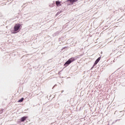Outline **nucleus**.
Segmentation results:
<instances>
[{"mask_svg":"<svg viewBox=\"0 0 125 125\" xmlns=\"http://www.w3.org/2000/svg\"><path fill=\"white\" fill-rule=\"evenodd\" d=\"M74 61H75V58H71L70 59H69L68 60V61H67L64 64V66H65V67H67V66H68V65H69V64H71V62H74Z\"/></svg>","mask_w":125,"mask_h":125,"instance_id":"f257e3e1","label":"nucleus"},{"mask_svg":"<svg viewBox=\"0 0 125 125\" xmlns=\"http://www.w3.org/2000/svg\"><path fill=\"white\" fill-rule=\"evenodd\" d=\"M20 28V24H16L14 26V31L12 32L13 34H16L17 31Z\"/></svg>","mask_w":125,"mask_h":125,"instance_id":"f03ea898","label":"nucleus"},{"mask_svg":"<svg viewBox=\"0 0 125 125\" xmlns=\"http://www.w3.org/2000/svg\"><path fill=\"white\" fill-rule=\"evenodd\" d=\"M67 1H70L71 4H73L74 2H76V1H78V0H67Z\"/></svg>","mask_w":125,"mask_h":125,"instance_id":"7ed1b4c3","label":"nucleus"},{"mask_svg":"<svg viewBox=\"0 0 125 125\" xmlns=\"http://www.w3.org/2000/svg\"><path fill=\"white\" fill-rule=\"evenodd\" d=\"M100 59H101V58L99 57V58H98L97 59V60L95 61V65H96V64H97V63H98L99 62V61H100Z\"/></svg>","mask_w":125,"mask_h":125,"instance_id":"20e7f679","label":"nucleus"},{"mask_svg":"<svg viewBox=\"0 0 125 125\" xmlns=\"http://www.w3.org/2000/svg\"><path fill=\"white\" fill-rule=\"evenodd\" d=\"M26 119H27V117H23L21 118V122H24L26 121Z\"/></svg>","mask_w":125,"mask_h":125,"instance_id":"39448f33","label":"nucleus"},{"mask_svg":"<svg viewBox=\"0 0 125 125\" xmlns=\"http://www.w3.org/2000/svg\"><path fill=\"white\" fill-rule=\"evenodd\" d=\"M56 4L57 6H59V5H61V2H60V1H57L56 2Z\"/></svg>","mask_w":125,"mask_h":125,"instance_id":"423d86ee","label":"nucleus"},{"mask_svg":"<svg viewBox=\"0 0 125 125\" xmlns=\"http://www.w3.org/2000/svg\"><path fill=\"white\" fill-rule=\"evenodd\" d=\"M23 100H24V98H21V99L18 101V102H23Z\"/></svg>","mask_w":125,"mask_h":125,"instance_id":"0eeeda50","label":"nucleus"},{"mask_svg":"<svg viewBox=\"0 0 125 125\" xmlns=\"http://www.w3.org/2000/svg\"><path fill=\"white\" fill-rule=\"evenodd\" d=\"M61 13V12H58V13H57V15H59V14H60Z\"/></svg>","mask_w":125,"mask_h":125,"instance_id":"6e6552de","label":"nucleus"}]
</instances>
